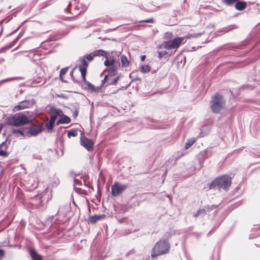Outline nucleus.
<instances>
[{"instance_id":"f257e3e1","label":"nucleus","mask_w":260,"mask_h":260,"mask_svg":"<svg viewBox=\"0 0 260 260\" xmlns=\"http://www.w3.org/2000/svg\"><path fill=\"white\" fill-rule=\"evenodd\" d=\"M231 184V178L228 175L219 177L213 181L210 185V189H223L227 190Z\"/></svg>"},{"instance_id":"f03ea898","label":"nucleus","mask_w":260,"mask_h":260,"mask_svg":"<svg viewBox=\"0 0 260 260\" xmlns=\"http://www.w3.org/2000/svg\"><path fill=\"white\" fill-rule=\"evenodd\" d=\"M170 244L167 240H159L157 242L153 249L151 256L152 257L166 254L169 251Z\"/></svg>"},{"instance_id":"7ed1b4c3","label":"nucleus","mask_w":260,"mask_h":260,"mask_svg":"<svg viewBox=\"0 0 260 260\" xmlns=\"http://www.w3.org/2000/svg\"><path fill=\"white\" fill-rule=\"evenodd\" d=\"M104 65L107 67L105 71H107L110 76L117 75L118 70L120 67L119 62L115 60L112 56L106 57V59L104 61Z\"/></svg>"},{"instance_id":"20e7f679","label":"nucleus","mask_w":260,"mask_h":260,"mask_svg":"<svg viewBox=\"0 0 260 260\" xmlns=\"http://www.w3.org/2000/svg\"><path fill=\"white\" fill-rule=\"evenodd\" d=\"M30 120L28 117L22 114L15 115L7 119V123L9 125L16 127L28 124Z\"/></svg>"},{"instance_id":"39448f33","label":"nucleus","mask_w":260,"mask_h":260,"mask_svg":"<svg viewBox=\"0 0 260 260\" xmlns=\"http://www.w3.org/2000/svg\"><path fill=\"white\" fill-rule=\"evenodd\" d=\"M225 105L222 96L218 93H216L212 97L210 103V107L214 113H218L223 109Z\"/></svg>"},{"instance_id":"423d86ee","label":"nucleus","mask_w":260,"mask_h":260,"mask_svg":"<svg viewBox=\"0 0 260 260\" xmlns=\"http://www.w3.org/2000/svg\"><path fill=\"white\" fill-rule=\"evenodd\" d=\"M183 37L175 38L169 41H164L158 47L159 49L164 48L167 50H171L178 48L181 44L184 41Z\"/></svg>"},{"instance_id":"0eeeda50","label":"nucleus","mask_w":260,"mask_h":260,"mask_svg":"<svg viewBox=\"0 0 260 260\" xmlns=\"http://www.w3.org/2000/svg\"><path fill=\"white\" fill-rule=\"evenodd\" d=\"M80 61L81 66L79 67V70L81 72L83 81L85 84L87 85L89 88L92 90H94L95 89L94 86L91 83L87 81L85 78L86 75V68L88 66V63L84 57L80 58Z\"/></svg>"},{"instance_id":"6e6552de","label":"nucleus","mask_w":260,"mask_h":260,"mask_svg":"<svg viewBox=\"0 0 260 260\" xmlns=\"http://www.w3.org/2000/svg\"><path fill=\"white\" fill-rule=\"evenodd\" d=\"M127 187V185L122 184L118 182L112 186V194L113 196L116 197L118 196L121 192L124 190Z\"/></svg>"},{"instance_id":"1a4fd4ad","label":"nucleus","mask_w":260,"mask_h":260,"mask_svg":"<svg viewBox=\"0 0 260 260\" xmlns=\"http://www.w3.org/2000/svg\"><path fill=\"white\" fill-rule=\"evenodd\" d=\"M35 104L34 101L25 100L19 103V105L15 107L17 110H21L25 108H28L31 107Z\"/></svg>"},{"instance_id":"9d476101","label":"nucleus","mask_w":260,"mask_h":260,"mask_svg":"<svg viewBox=\"0 0 260 260\" xmlns=\"http://www.w3.org/2000/svg\"><path fill=\"white\" fill-rule=\"evenodd\" d=\"M81 144L88 151L92 150L93 143L92 141L87 138L81 139Z\"/></svg>"},{"instance_id":"9b49d317","label":"nucleus","mask_w":260,"mask_h":260,"mask_svg":"<svg viewBox=\"0 0 260 260\" xmlns=\"http://www.w3.org/2000/svg\"><path fill=\"white\" fill-rule=\"evenodd\" d=\"M42 128L41 126L34 125L29 127L28 130V134L30 136H36L42 132Z\"/></svg>"},{"instance_id":"f8f14e48","label":"nucleus","mask_w":260,"mask_h":260,"mask_svg":"<svg viewBox=\"0 0 260 260\" xmlns=\"http://www.w3.org/2000/svg\"><path fill=\"white\" fill-rule=\"evenodd\" d=\"M105 217V215H94L89 217L88 221L89 223L94 224L96 221L103 219Z\"/></svg>"},{"instance_id":"ddd939ff","label":"nucleus","mask_w":260,"mask_h":260,"mask_svg":"<svg viewBox=\"0 0 260 260\" xmlns=\"http://www.w3.org/2000/svg\"><path fill=\"white\" fill-rule=\"evenodd\" d=\"M247 6V3L243 1H237L235 5V8L239 11L244 10Z\"/></svg>"},{"instance_id":"4468645a","label":"nucleus","mask_w":260,"mask_h":260,"mask_svg":"<svg viewBox=\"0 0 260 260\" xmlns=\"http://www.w3.org/2000/svg\"><path fill=\"white\" fill-rule=\"evenodd\" d=\"M120 59L121 62L122 67L126 68L129 66V61L126 56H125L124 55H121L120 56Z\"/></svg>"},{"instance_id":"2eb2a0df","label":"nucleus","mask_w":260,"mask_h":260,"mask_svg":"<svg viewBox=\"0 0 260 260\" xmlns=\"http://www.w3.org/2000/svg\"><path fill=\"white\" fill-rule=\"evenodd\" d=\"M30 254L33 260H41L42 259V256L34 249L30 250Z\"/></svg>"},{"instance_id":"dca6fc26","label":"nucleus","mask_w":260,"mask_h":260,"mask_svg":"<svg viewBox=\"0 0 260 260\" xmlns=\"http://www.w3.org/2000/svg\"><path fill=\"white\" fill-rule=\"evenodd\" d=\"M92 53H93L94 55H95V57L102 56H105L106 58V57L108 56L107 55V52L106 51H105L104 50H101V49L94 51L92 52Z\"/></svg>"},{"instance_id":"f3484780","label":"nucleus","mask_w":260,"mask_h":260,"mask_svg":"<svg viewBox=\"0 0 260 260\" xmlns=\"http://www.w3.org/2000/svg\"><path fill=\"white\" fill-rule=\"evenodd\" d=\"M71 121V119L67 116H63L60 118L57 122V124L59 123H69Z\"/></svg>"},{"instance_id":"a211bd4d","label":"nucleus","mask_w":260,"mask_h":260,"mask_svg":"<svg viewBox=\"0 0 260 260\" xmlns=\"http://www.w3.org/2000/svg\"><path fill=\"white\" fill-rule=\"evenodd\" d=\"M12 133L17 137H19V136L22 137L24 136V133L22 129H13Z\"/></svg>"},{"instance_id":"6ab92c4d","label":"nucleus","mask_w":260,"mask_h":260,"mask_svg":"<svg viewBox=\"0 0 260 260\" xmlns=\"http://www.w3.org/2000/svg\"><path fill=\"white\" fill-rule=\"evenodd\" d=\"M51 112L54 116L57 117L58 116H62L63 115V112L61 110L56 108H52Z\"/></svg>"},{"instance_id":"aec40b11","label":"nucleus","mask_w":260,"mask_h":260,"mask_svg":"<svg viewBox=\"0 0 260 260\" xmlns=\"http://www.w3.org/2000/svg\"><path fill=\"white\" fill-rule=\"evenodd\" d=\"M196 141L194 138H191L187 140L185 145V149H188Z\"/></svg>"},{"instance_id":"412c9836","label":"nucleus","mask_w":260,"mask_h":260,"mask_svg":"<svg viewBox=\"0 0 260 260\" xmlns=\"http://www.w3.org/2000/svg\"><path fill=\"white\" fill-rule=\"evenodd\" d=\"M8 144H9L7 141L2 142L0 144V149L5 151H7Z\"/></svg>"},{"instance_id":"4be33fe9","label":"nucleus","mask_w":260,"mask_h":260,"mask_svg":"<svg viewBox=\"0 0 260 260\" xmlns=\"http://www.w3.org/2000/svg\"><path fill=\"white\" fill-rule=\"evenodd\" d=\"M157 53V56L160 59L164 57H167L168 55V52L167 51H158Z\"/></svg>"},{"instance_id":"5701e85b","label":"nucleus","mask_w":260,"mask_h":260,"mask_svg":"<svg viewBox=\"0 0 260 260\" xmlns=\"http://www.w3.org/2000/svg\"><path fill=\"white\" fill-rule=\"evenodd\" d=\"M150 70V67L148 65H143L141 67V71L143 73H148Z\"/></svg>"},{"instance_id":"b1692460","label":"nucleus","mask_w":260,"mask_h":260,"mask_svg":"<svg viewBox=\"0 0 260 260\" xmlns=\"http://www.w3.org/2000/svg\"><path fill=\"white\" fill-rule=\"evenodd\" d=\"M78 135V132L76 129H72L68 132V137L71 138V137H76Z\"/></svg>"},{"instance_id":"393cba45","label":"nucleus","mask_w":260,"mask_h":260,"mask_svg":"<svg viewBox=\"0 0 260 260\" xmlns=\"http://www.w3.org/2000/svg\"><path fill=\"white\" fill-rule=\"evenodd\" d=\"M95 55H94L92 52H91L89 54H86L84 56V57L86 59L88 60V61H92Z\"/></svg>"},{"instance_id":"a878e982","label":"nucleus","mask_w":260,"mask_h":260,"mask_svg":"<svg viewBox=\"0 0 260 260\" xmlns=\"http://www.w3.org/2000/svg\"><path fill=\"white\" fill-rule=\"evenodd\" d=\"M206 213V210L204 209H200L198 211V212L196 213H194L193 216L196 217L199 216L201 215H204Z\"/></svg>"},{"instance_id":"bb28decb","label":"nucleus","mask_w":260,"mask_h":260,"mask_svg":"<svg viewBox=\"0 0 260 260\" xmlns=\"http://www.w3.org/2000/svg\"><path fill=\"white\" fill-rule=\"evenodd\" d=\"M173 38V34L170 32H167L165 34L164 39L166 40H171Z\"/></svg>"},{"instance_id":"cd10ccee","label":"nucleus","mask_w":260,"mask_h":260,"mask_svg":"<svg viewBox=\"0 0 260 260\" xmlns=\"http://www.w3.org/2000/svg\"><path fill=\"white\" fill-rule=\"evenodd\" d=\"M217 206L216 205H208L206 207V209H205L206 210V211H210L215 208H217Z\"/></svg>"},{"instance_id":"c85d7f7f","label":"nucleus","mask_w":260,"mask_h":260,"mask_svg":"<svg viewBox=\"0 0 260 260\" xmlns=\"http://www.w3.org/2000/svg\"><path fill=\"white\" fill-rule=\"evenodd\" d=\"M68 70V68H64L62 69L60 72V78L61 79L63 75H64Z\"/></svg>"},{"instance_id":"c756f323","label":"nucleus","mask_w":260,"mask_h":260,"mask_svg":"<svg viewBox=\"0 0 260 260\" xmlns=\"http://www.w3.org/2000/svg\"><path fill=\"white\" fill-rule=\"evenodd\" d=\"M54 124V123H53V122L49 121L46 124V127L49 130H52L53 129Z\"/></svg>"},{"instance_id":"7c9ffc66","label":"nucleus","mask_w":260,"mask_h":260,"mask_svg":"<svg viewBox=\"0 0 260 260\" xmlns=\"http://www.w3.org/2000/svg\"><path fill=\"white\" fill-rule=\"evenodd\" d=\"M9 155L8 151H5L0 149V156L2 157H7Z\"/></svg>"},{"instance_id":"2f4dec72","label":"nucleus","mask_w":260,"mask_h":260,"mask_svg":"<svg viewBox=\"0 0 260 260\" xmlns=\"http://www.w3.org/2000/svg\"><path fill=\"white\" fill-rule=\"evenodd\" d=\"M66 208L67 209H68V206L67 205L63 207H60L58 209V213H63V210Z\"/></svg>"},{"instance_id":"473e14b6","label":"nucleus","mask_w":260,"mask_h":260,"mask_svg":"<svg viewBox=\"0 0 260 260\" xmlns=\"http://www.w3.org/2000/svg\"><path fill=\"white\" fill-rule=\"evenodd\" d=\"M56 118L57 117H56V116H54V115H52L51 116H50V120L49 121L50 122H53V123H54L56 119Z\"/></svg>"},{"instance_id":"72a5a7b5","label":"nucleus","mask_w":260,"mask_h":260,"mask_svg":"<svg viewBox=\"0 0 260 260\" xmlns=\"http://www.w3.org/2000/svg\"><path fill=\"white\" fill-rule=\"evenodd\" d=\"M119 77L118 76L117 78L114 79L111 82L109 83V84L116 85Z\"/></svg>"},{"instance_id":"f704fd0d","label":"nucleus","mask_w":260,"mask_h":260,"mask_svg":"<svg viewBox=\"0 0 260 260\" xmlns=\"http://www.w3.org/2000/svg\"><path fill=\"white\" fill-rule=\"evenodd\" d=\"M142 22H146V23H152L153 22V19L152 18H150V19L143 20V21H142Z\"/></svg>"},{"instance_id":"c9c22d12","label":"nucleus","mask_w":260,"mask_h":260,"mask_svg":"<svg viewBox=\"0 0 260 260\" xmlns=\"http://www.w3.org/2000/svg\"><path fill=\"white\" fill-rule=\"evenodd\" d=\"M5 251L3 250L0 249V259L3 258L5 255Z\"/></svg>"},{"instance_id":"e433bc0d","label":"nucleus","mask_w":260,"mask_h":260,"mask_svg":"<svg viewBox=\"0 0 260 260\" xmlns=\"http://www.w3.org/2000/svg\"><path fill=\"white\" fill-rule=\"evenodd\" d=\"M108 75H106L104 78L103 80H102V84H104L105 82L106 81V80H107V79L108 78Z\"/></svg>"},{"instance_id":"4c0bfd02","label":"nucleus","mask_w":260,"mask_h":260,"mask_svg":"<svg viewBox=\"0 0 260 260\" xmlns=\"http://www.w3.org/2000/svg\"><path fill=\"white\" fill-rule=\"evenodd\" d=\"M145 57H146V56H145V55H142V56H141V60H142V61H143V60H144L145 59Z\"/></svg>"},{"instance_id":"58836bf2","label":"nucleus","mask_w":260,"mask_h":260,"mask_svg":"<svg viewBox=\"0 0 260 260\" xmlns=\"http://www.w3.org/2000/svg\"><path fill=\"white\" fill-rule=\"evenodd\" d=\"M4 61V59H3V58L0 59V63H2Z\"/></svg>"},{"instance_id":"ea45409f","label":"nucleus","mask_w":260,"mask_h":260,"mask_svg":"<svg viewBox=\"0 0 260 260\" xmlns=\"http://www.w3.org/2000/svg\"><path fill=\"white\" fill-rule=\"evenodd\" d=\"M75 182H76V183H78L80 181L78 180H76V179H75Z\"/></svg>"},{"instance_id":"a19ab883","label":"nucleus","mask_w":260,"mask_h":260,"mask_svg":"<svg viewBox=\"0 0 260 260\" xmlns=\"http://www.w3.org/2000/svg\"><path fill=\"white\" fill-rule=\"evenodd\" d=\"M10 81V79H6L5 80L2 81V82H7V81Z\"/></svg>"},{"instance_id":"79ce46f5","label":"nucleus","mask_w":260,"mask_h":260,"mask_svg":"<svg viewBox=\"0 0 260 260\" xmlns=\"http://www.w3.org/2000/svg\"><path fill=\"white\" fill-rule=\"evenodd\" d=\"M73 70L71 71V73H70V75H71V76H73Z\"/></svg>"}]
</instances>
